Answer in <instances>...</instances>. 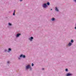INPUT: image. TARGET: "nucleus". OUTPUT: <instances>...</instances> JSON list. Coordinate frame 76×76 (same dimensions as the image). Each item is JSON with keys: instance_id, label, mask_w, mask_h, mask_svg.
I'll return each mask as SVG.
<instances>
[{"instance_id": "nucleus-13", "label": "nucleus", "mask_w": 76, "mask_h": 76, "mask_svg": "<svg viewBox=\"0 0 76 76\" xmlns=\"http://www.w3.org/2000/svg\"><path fill=\"white\" fill-rule=\"evenodd\" d=\"M70 42L72 44V43H73V42H74V40L73 39H71Z\"/></svg>"}, {"instance_id": "nucleus-19", "label": "nucleus", "mask_w": 76, "mask_h": 76, "mask_svg": "<svg viewBox=\"0 0 76 76\" xmlns=\"http://www.w3.org/2000/svg\"><path fill=\"white\" fill-rule=\"evenodd\" d=\"M13 16H15V13H13Z\"/></svg>"}, {"instance_id": "nucleus-17", "label": "nucleus", "mask_w": 76, "mask_h": 76, "mask_svg": "<svg viewBox=\"0 0 76 76\" xmlns=\"http://www.w3.org/2000/svg\"><path fill=\"white\" fill-rule=\"evenodd\" d=\"M34 66V63H32L31 64V66Z\"/></svg>"}, {"instance_id": "nucleus-21", "label": "nucleus", "mask_w": 76, "mask_h": 76, "mask_svg": "<svg viewBox=\"0 0 76 76\" xmlns=\"http://www.w3.org/2000/svg\"><path fill=\"white\" fill-rule=\"evenodd\" d=\"M75 29H76V23L75 24Z\"/></svg>"}, {"instance_id": "nucleus-4", "label": "nucleus", "mask_w": 76, "mask_h": 76, "mask_svg": "<svg viewBox=\"0 0 76 76\" xmlns=\"http://www.w3.org/2000/svg\"><path fill=\"white\" fill-rule=\"evenodd\" d=\"M31 67V66L29 65H28L26 66V70H28V69H29V68Z\"/></svg>"}, {"instance_id": "nucleus-18", "label": "nucleus", "mask_w": 76, "mask_h": 76, "mask_svg": "<svg viewBox=\"0 0 76 76\" xmlns=\"http://www.w3.org/2000/svg\"><path fill=\"white\" fill-rule=\"evenodd\" d=\"M73 1L75 2V3H76V0H73Z\"/></svg>"}, {"instance_id": "nucleus-16", "label": "nucleus", "mask_w": 76, "mask_h": 76, "mask_svg": "<svg viewBox=\"0 0 76 76\" xmlns=\"http://www.w3.org/2000/svg\"><path fill=\"white\" fill-rule=\"evenodd\" d=\"M66 72H68V69H66L65 70Z\"/></svg>"}, {"instance_id": "nucleus-11", "label": "nucleus", "mask_w": 76, "mask_h": 76, "mask_svg": "<svg viewBox=\"0 0 76 76\" xmlns=\"http://www.w3.org/2000/svg\"><path fill=\"white\" fill-rule=\"evenodd\" d=\"M52 21H54L55 20V18H52L51 19Z\"/></svg>"}, {"instance_id": "nucleus-15", "label": "nucleus", "mask_w": 76, "mask_h": 76, "mask_svg": "<svg viewBox=\"0 0 76 76\" xmlns=\"http://www.w3.org/2000/svg\"><path fill=\"white\" fill-rule=\"evenodd\" d=\"M29 70L30 71H31V70H32V67H31V66H30V68H29Z\"/></svg>"}, {"instance_id": "nucleus-5", "label": "nucleus", "mask_w": 76, "mask_h": 76, "mask_svg": "<svg viewBox=\"0 0 76 76\" xmlns=\"http://www.w3.org/2000/svg\"><path fill=\"white\" fill-rule=\"evenodd\" d=\"M21 35V34L20 33H18L16 35V38H18V37H19V36H20Z\"/></svg>"}, {"instance_id": "nucleus-9", "label": "nucleus", "mask_w": 76, "mask_h": 76, "mask_svg": "<svg viewBox=\"0 0 76 76\" xmlns=\"http://www.w3.org/2000/svg\"><path fill=\"white\" fill-rule=\"evenodd\" d=\"M55 10H56V11H57V12H58L59 11V10H58V9L57 7H56Z\"/></svg>"}, {"instance_id": "nucleus-8", "label": "nucleus", "mask_w": 76, "mask_h": 76, "mask_svg": "<svg viewBox=\"0 0 76 76\" xmlns=\"http://www.w3.org/2000/svg\"><path fill=\"white\" fill-rule=\"evenodd\" d=\"M72 43L71 42H69L68 44V46H71L72 45Z\"/></svg>"}, {"instance_id": "nucleus-24", "label": "nucleus", "mask_w": 76, "mask_h": 76, "mask_svg": "<svg viewBox=\"0 0 76 76\" xmlns=\"http://www.w3.org/2000/svg\"><path fill=\"white\" fill-rule=\"evenodd\" d=\"M22 0H20V2H21V1H22Z\"/></svg>"}, {"instance_id": "nucleus-22", "label": "nucleus", "mask_w": 76, "mask_h": 76, "mask_svg": "<svg viewBox=\"0 0 76 76\" xmlns=\"http://www.w3.org/2000/svg\"><path fill=\"white\" fill-rule=\"evenodd\" d=\"M15 10H14V12H13L14 13H15Z\"/></svg>"}, {"instance_id": "nucleus-10", "label": "nucleus", "mask_w": 76, "mask_h": 76, "mask_svg": "<svg viewBox=\"0 0 76 76\" xmlns=\"http://www.w3.org/2000/svg\"><path fill=\"white\" fill-rule=\"evenodd\" d=\"M50 4V3L49 2H47L46 3V5L47 6H49Z\"/></svg>"}, {"instance_id": "nucleus-2", "label": "nucleus", "mask_w": 76, "mask_h": 76, "mask_svg": "<svg viewBox=\"0 0 76 76\" xmlns=\"http://www.w3.org/2000/svg\"><path fill=\"white\" fill-rule=\"evenodd\" d=\"M42 7L44 8H47V3H43V5H42Z\"/></svg>"}, {"instance_id": "nucleus-3", "label": "nucleus", "mask_w": 76, "mask_h": 76, "mask_svg": "<svg viewBox=\"0 0 76 76\" xmlns=\"http://www.w3.org/2000/svg\"><path fill=\"white\" fill-rule=\"evenodd\" d=\"M73 74L71 73L70 72L66 74V76H73Z\"/></svg>"}, {"instance_id": "nucleus-20", "label": "nucleus", "mask_w": 76, "mask_h": 76, "mask_svg": "<svg viewBox=\"0 0 76 76\" xmlns=\"http://www.w3.org/2000/svg\"><path fill=\"white\" fill-rule=\"evenodd\" d=\"M10 63V62H9V61H8L7 62V64H9Z\"/></svg>"}, {"instance_id": "nucleus-6", "label": "nucleus", "mask_w": 76, "mask_h": 76, "mask_svg": "<svg viewBox=\"0 0 76 76\" xmlns=\"http://www.w3.org/2000/svg\"><path fill=\"white\" fill-rule=\"evenodd\" d=\"M34 39V37H30L28 38V40L30 41H32V39Z\"/></svg>"}, {"instance_id": "nucleus-1", "label": "nucleus", "mask_w": 76, "mask_h": 76, "mask_svg": "<svg viewBox=\"0 0 76 76\" xmlns=\"http://www.w3.org/2000/svg\"><path fill=\"white\" fill-rule=\"evenodd\" d=\"M26 58V56H25V55H23V54H21L20 55V57L18 58V59L19 60H20L21 58Z\"/></svg>"}, {"instance_id": "nucleus-23", "label": "nucleus", "mask_w": 76, "mask_h": 76, "mask_svg": "<svg viewBox=\"0 0 76 76\" xmlns=\"http://www.w3.org/2000/svg\"><path fill=\"white\" fill-rule=\"evenodd\" d=\"M42 70H44V68H42Z\"/></svg>"}, {"instance_id": "nucleus-12", "label": "nucleus", "mask_w": 76, "mask_h": 76, "mask_svg": "<svg viewBox=\"0 0 76 76\" xmlns=\"http://www.w3.org/2000/svg\"><path fill=\"white\" fill-rule=\"evenodd\" d=\"M8 24L9 26H12V24L10 23H9Z\"/></svg>"}, {"instance_id": "nucleus-7", "label": "nucleus", "mask_w": 76, "mask_h": 76, "mask_svg": "<svg viewBox=\"0 0 76 76\" xmlns=\"http://www.w3.org/2000/svg\"><path fill=\"white\" fill-rule=\"evenodd\" d=\"M12 51V49H11V48H9L8 49V52L9 53V52H10V51Z\"/></svg>"}, {"instance_id": "nucleus-25", "label": "nucleus", "mask_w": 76, "mask_h": 76, "mask_svg": "<svg viewBox=\"0 0 76 76\" xmlns=\"http://www.w3.org/2000/svg\"><path fill=\"white\" fill-rule=\"evenodd\" d=\"M50 10H52V9H50Z\"/></svg>"}, {"instance_id": "nucleus-14", "label": "nucleus", "mask_w": 76, "mask_h": 76, "mask_svg": "<svg viewBox=\"0 0 76 76\" xmlns=\"http://www.w3.org/2000/svg\"><path fill=\"white\" fill-rule=\"evenodd\" d=\"M4 52H5V53H6V52H8V50H6V49H5V50H4Z\"/></svg>"}]
</instances>
